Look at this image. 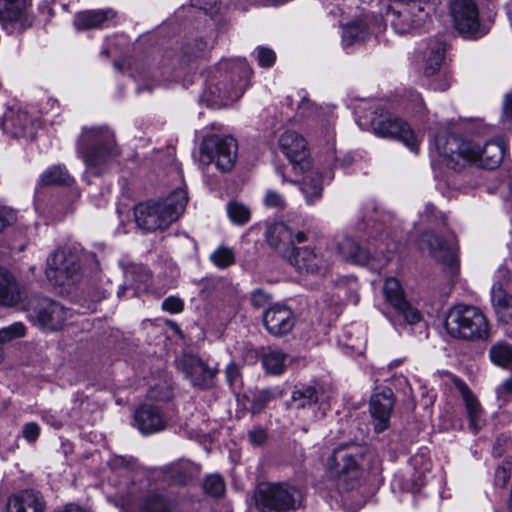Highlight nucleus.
Returning <instances> with one entry per match:
<instances>
[{"mask_svg":"<svg viewBox=\"0 0 512 512\" xmlns=\"http://www.w3.org/2000/svg\"><path fill=\"white\" fill-rule=\"evenodd\" d=\"M337 251L343 260L358 265H366L372 260L371 254L350 237H344L338 242Z\"/></svg>","mask_w":512,"mask_h":512,"instance_id":"28","label":"nucleus"},{"mask_svg":"<svg viewBox=\"0 0 512 512\" xmlns=\"http://www.w3.org/2000/svg\"><path fill=\"white\" fill-rule=\"evenodd\" d=\"M508 465V467L501 465L496 469L495 482L497 485L504 486L510 479L512 462H509Z\"/></svg>","mask_w":512,"mask_h":512,"instance_id":"51","label":"nucleus"},{"mask_svg":"<svg viewBox=\"0 0 512 512\" xmlns=\"http://www.w3.org/2000/svg\"><path fill=\"white\" fill-rule=\"evenodd\" d=\"M264 205L268 208L284 209L286 201L284 197L275 190H268L263 199Z\"/></svg>","mask_w":512,"mask_h":512,"instance_id":"48","label":"nucleus"},{"mask_svg":"<svg viewBox=\"0 0 512 512\" xmlns=\"http://www.w3.org/2000/svg\"><path fill=\"white\" fill-rule=\"evenodd\" d=\"M491 361L501 367L512 365V346L505 342H497L489 351Z\"/></svg>","mask_w":512,"mask_h":512,"instance_id":"39","label":"nucleus"},{"mask_svg":"<svg viewBox=\"0 0 512 512\" xmlns=\"http://www.w3.org/2000/svg\"><path fill=\"white\" fill-rule=\"evenodd\" d=\"M364 455V448L357 444H345L334 449L327 459V469L331 476L341 477L342 475L357 470L359 460Z\"/></svg>","mask_w":512,"mask_h":512,"instance_id":"15","label":"nucleus"},{"mask_svg":"<svg viewBox=\"0 0 512 512\" xmlns=\"http://www.w3.org/2000/svg\"><path fill=\"white\" fill-rule=\"evenodd\" d=\"M412 101L415 102L416 112L420 113L424 110V103L419 94H413Z\"/></svg>","mask_w":512,"mask_h":512,"instance_id":"59","label":"nucleus"},{"mask_svg":"<svg viewBox=\"0 0 512 512\" xmlns=\"http://www.w3.org/2000/svg\"><path fill=\"white\" fill-rule=\"evenodd\" d=\"M15 221V214L12 209L0 206V232L7 226L13 224Z\"/></svg>","mask_w":512,"mask_h":512,"instance_id":"52","label":"nucleus"},{"mask_svg":"<svg viewBox=\"0 0 512 512\" xmlns=\"http://www.w3.org/2000/svg\"><path fill=\"white\" fill-rule=\"evenodd\" d=\"M440 0H412L402 12L388 11L392 15V25L399 33L424 28L435 13Z\"/></svg>","mask_w":512,"mask_h":512,"instance_id":"7","label":"nucleus"},{"mask_svg":"<svg viewBox=\"0 0 512 512\" xmlns=\"http://www.w3.org/2000/svg\"><path fill=\"white\" fill-rule=\"evenodd\" d=\"M266 241L284 259L295 248V243H304L307 235L303 231L294 233L284 222L269 224L266 228Z\"/></svg>","mask_w":512,"mask_h":512,"instance_id":"14","label":"nucleus"},{"mask_svg":"<svg viewBox=\"0 0 512 512\" xmlns=\"http://www.w3.org/2000/svg\"><path fill=\"white\" fill-rule=\"evenodd\" d=\"M32 504V494L24 491L13 495L7 503V512H27V508Z\"/></svg>","mask_w":512,"mask_h":512,"instance_id":"43","label":"nucleus"},{"mask_svg":"<svg viewBox=\"0 0 512 512\" xmlns=\"http://www.w3.org/2000/svg\"><path fill=\"white\" fill-rule=\"evenodd\" d=\"M419 244L426 248L429 254L438 262L448 266L452 272L458 271V253L455 237L452 232L440 236L433 231L421 235Z\"/></svg>","mask_w":512,"mask_h":512,"instance_id":"10","label":"nucleus"},{"mask_svg":"<svg viewBox=\"0 0 512 512\" xmlns=\"http://www.w3.org/2000/svg\"><path fill=\"white\" fill-rule=\"evenodd\" d=\"M383 294L385 300L401 314L408 323L414 324L420 320L419 312L406 300L404 290L397 278L388 277L385 280Z\"/></svg>","mask_w":512,"mask_h":512,"instance_id":"19","label":"nucleus"},{"mask_svg":"<svg viewBox=\"0 0 512 512\" xmlns=\"http://www.w3.org/2000/svg\"><path fill=\"white\" fill-rule=\"evenodd\" d=\"M77 153L83 159L87 172L101 176L119 157L120 148L114 132L108 127H84L77 139Z\"/></svg>","mask_w":512,"mask_h":512,"instance_id":"2","label":"nucleus"},{"mask_svg":"<svg viewBox=\"0 0 512 512\" xmlns=\"http://www.w3.org/2000/svg\"><path fill=\"white\" fill-rule=\"evenodd\" d=\"M396 399L389 387H377L369 401L371 424L375 433H382L390 427V418Z\"/></svg>","mask_w":512,"mask_h":512,"instance_id":"11","label":"nucleus"},{"mask_svg":"<svg viewBox=\"0 0 512 512\" xmlns=\"http://www.w3.org/2000/svg\"><path fill=\"white\" fill-rule=\"evenodd\" d=\"M135 425L142 434L160 432L167 427V420L162 411L154 405L144 404L134 413Z\"/></svg>","mask_w":512,"mask_h":512,"instance_id":"23","label":"nucleus"},{"mask_svg":"<svg viewBox=\"0 0 512 512\" xmlns=\"http://www.w3.org/2000/svg\"><path fill=\"white\" fill-rule=\"evenodd\" d=\"M492 300L498 319L506 324L512 323V296L498 289L493 291Z\"/></svg>","mask_w":512,"mask_h":512,"instance_id":"34","label":"nucleus"},{"mask_svg":"<svg viewBox=\"0 0 512 512\" xmlns=\"http://www.w3.org/2000/svg\"><path fill=\"white\" fill-rule=\"evenodd\" d=\"M493 453L496 457H500L502 456L503 451L498 446H495L493 449Z\"/></svg>","mask_w":512,"mask_h":512,"instance_id":"63","label":"nucleus"},{"mask_svg":"<svg viewBox=\"0 0 512 512\" xmlns=\"http://www.w3.org/2000/svg\"><path fill=\"white\" fill-rule=\"evenodd\" d=\"M504 113L508 118L512 119V92L506 95Z\"/></svg>","mask_w":512,"mask_h":512,"instance_id":"57","label":"nucleus"},{"mask_svg":"<svg viewBox=\"0 0 512 512\" xmlns=\"http://www.w3.org/2000/svg\"><path fill=\"white\" fill-rule=\"evenodd\" d=\"M176 365L194 386L207 388L212 384L215 371L199 357L185 354L176 360Z\"/></svg>","mask_w":512,"mask_h":512,"instance_id":"20","label":"nucleus"},{"mask_svg":"<svg viewBox=\"0 0 512 512\" xmlns=\"http://www.w3.org/2000/svg\"><path fill=\"white\" fill-rule=\"evenodd\" d=\"M254 502L259 512H293L301 505V492L287 482L260 483Z\"/></svg>","mask_w":512,"mask_h":512,"instance_id":"6","label":"nucleus"},{"mask_svg":"<svg viewBox=\"0 0 512 512\" xmlns=\"http://www.w3.org/2000/svg\"><path fill=\"white\" fill-rule=\"evenodd\" d=\"M6 352L5 347L0 343V365L5 361Z\"/></svg>","mask_w":512,"mask_h":512,"instance_id":"62","label":"nucleus"},{"mask_svg":"<svg viewBox=\"0 0 512 512\" xmlns=\"http://www.w3.org/2000/svg\"><path fill=\"white\" fill-rule=\"evenodd\" d=\"M240 377V370L237 365L229 364L226 368V378L230 385H233Z\"/></svg>","mask_w":512,"mask_h":512,"instance_id":"54","label":"nucleus"},{"mask_svg":"<svg viewBox=\"0 0 512 512\" xmlns=\"http://www.w3.org/2000/svg\"><path fill=\"white\" fill-rule=\"evenodd\" d=\"M252 71L245 61H222L214 72L207 92L215 104L227 105L244 93Z\"/></svg>","mask_w":512,"mask_h":512,"instance_id":"4","label":"nucleus"},{"mask_svg":"<svg viewBox=\"0 0 512 512\" xmlns=\"http://www.w3.org/2000/svg\"><path fill=\"white\" fill-rule=\"evenodd\" d=\"M422 219L424 222L431 224L434 227L445 228L447 226V218L446 216L439 212L436 207L432 204H427L425 210L422 214Z\"/></svg>","mask_w":512,"mask_h":512,"instance_id":"44","label":"nucleus"},{"mask_svg":"<svg viewBox=\"0 0 512 512\" xmlns=\"http://www.w3.org/2000/svg\"><path fill=\"white\" fill-rule=\"evenodd\" d=\"M125 277L136 290H146L151 279L150 271L144 265L133 264L126 268Z\"/></svg>","mask_w":512,"mask_h":512,"instance_id":"35","label":"nucleus"},{"mask_svg":"<svg viewBox=\"0 0 512 512\" xmlns=\"http://www.w3.org/2000/svg\"><path fill=\"white\" fill-rule=\"evenodd\" d=\"M376 134L382 137L397 138L415 154L419 150V140L409 125L400 118L387 117L373 122Z\"/></svg>","mask_w":512,"mask_h":512,"instance_id":"17","label":"nucleus"},{"mask_svg":"<svg viewBox=\"0 0 512 512\" xmlns=\"http://www.w3.org/2000/svg\"><path fill=\"white\" fill-rule=\"evenodd\" d=\"M204 491L212 497H220L225 491V482L219 475L208 476L203 484Z\"/></svg>","mask_w":512,"mask_h":512,"instance_id":"45","label":"nucleus"},{"mask_svg":"<svg viewBox=\"0 0 512 512\" xmlns=\"http://www.w3.org/2000/svg\"><path fill=\"white\" fill-rule=\"evenodd\" d=\"M249 440L254 445H261L267 439L266 430L261 427H255L249 431Z\"/></svg>","mask_w":512,"mask_h":512,"instance_id":"53","label":"nucleus"},{"mask_svg":"<svg viewBox=\"0 0 512 512\" xmlns=\"http://www.w3.org/2000/svg\"><path fill=\"white\" fill-rule=\"evenodd\" d=\"M322 395V387L302 385L292 392L291 400L296 410L303 412L306 410L310 411V414L305 415L303 413L301 416L310 422H314L324 416V411H320V398Z\"/></svg>","mask_w":512,"mask_h":512,"instance_id":"18","label":"nucleus"},{"mask_svg":"<svg viewBox=\"0 0 512 512\" xmlns=\"http://www.w3.org/2000/svg\"><path fill=\"white\" fill-rule=\"evenodd\" d=\"M276 395L270 389L262 390L258 392L251 403V411L253 414L260 413L269 401L274 399Z\"/></svg>","mask_w":512,"mask_h":512,"instance_id":"47","label":"nucleus"},{"mask_svg":"<svg viewBox=\"0 0 512 512\" xmlns=\"http://www.w3.org/2000/svg\"><path fill=\"white\" fill-rule=\"evenodd\" d=\"M23 435L28 441L32 439V424H26L23 430Z\"/></svg>","mask_w":512,"mask_h":512,"instance_id":"61","label":"nucleus"},{"mask_svg":"<svg viewBox=\"0 0 512 512\" xmlns=\"http://www.w3.org/2000/svg\"><path fill=\"white\" fill-rule=\"evenodd\" d=\"M59 512H85L82 508L75 504H69L64 507L63 510Z\"/></svg>","mask_w":512,"mask_h":512,"instance_id":"60","label":"nucleus"},{"mask_svg":"<svg viewBox=\"0 0 512 512\" xmlns=\"http://www.w3.org/2000/svg\"><path fill=\"white\" fill-rule=\"evenodd\" d=\"M237 150V142L233 137L209 136L201 145V162H213L220 171L229 172L235 165Z\"/></svg>","mask_w":512,"mask_h":512,"instance_id":"8","label":"nucleus"},{"mask_svg":"<svg viewBox=\"0 0 512 512\" xmlns=\"http://www.w3.org/2000/svg\"><path fill=\"white\" fill-rule=\"evenodd\" d=\"M24 294V288L15 276L0 267V306L14 307L23 300Z\"/></svg>","mask_w":512,"mask_h":512,"instance_id":"25","label":"nucleus"},{"mask_svg":"<svg viewBox=\"0 0 512 512\" xmlns=\"http://www.w3.org/2000/svg\"><path fill=\"white\" fill-rule=\"evenodd\" d=\"M186 204L187 197L183 190H175L159 201L138 203L134 207L135 223L144 232L165 230L180 217Z\"/></svg>","mask_w":512,"mask_h":512,"instance_id":"3","label":"nucleus"},{"mask_svg":"<svg viewBox=\"0 0 512 512\" xmlns=\"http://www.w3.org/2000/svg\"><path fill=\"white\" fill-rule=\"evenodd\" d=\"M263 324L271 335L283 336L292 330L295 319L293 312L288 307L274 305L265 311Z\"/></svg>","mask_w":512,"mask_h":512,"instance_id":"22","label":"nucleus"},{"mask_svg":"<svg viewBox=\"0 0 512 512\" xmlns=\"http://www.w3.org/2000/svg\"><path fill=\"white\" fill-rule=\"evenodd\" d=\"M454 384L459 391L462 400L464 402L467 416L469 418V427L476 432L479 428V420L482 414V407L465 382L460 379H456Z\"/></svg>","mask_w":512,"mask_h":512,"instance_id":"27","label":"nucleus"},{"mask_svg":"<svg viewBox=\"0 0 512 512\" xmlns=\"http://www.w3.org/2000/svg\"><path fill=\"white\" fill-rule=\"evenodd\" d=\"M210 261L218 268L225 269L235 263V252L232 248L219 246L209 257Z\"/></svg>","mask_w":512,"mask_h":512,"instance_id":"42","label":"nucleus"},{"mask_svg":"<svg viewBox=\"0 0 512 512\" xmlns=\"http://www.w3.org/2000/svg\"><path fill=\"white\" fill-rule=\"evenodd\" d=\"M162 309L172 314H177L183 311L184 302L176 296H170L162 302Z\"/></svg>","mask_w":512,"mask_h":512,"instance_id":"50","label":"nucleus"},{"mask_svg":"<svg viewBox=\"0 0 512 512\" xmlns=\"http://www.w3.org/2000/svg\"><path fill=\"white\" fill-rule=\"evenodd\" d=\"M193 466L188 462L174 463L164 469L166 478L175 485H186L193 477Z\"/></svg>","mask_w":512,"mask_h":512,"instance_id":"32","label":"nucleus"},{"mask_svg":"<svg viewBox=\"0 0 512 512\" xmlns=\"http://www.w3.org/2000/svg\"><path fill=\"white\" fill-rule=\"evenodd\" d=\"M27 333L28 328L22 322H14L0 329V343L5 347L6 344L25 337Z\"/></svg>","mask_w":512,"mask_h":512,"instance_id":"40","label":"nucleus"},{"mask_svg":"<svg viewBox=\"0 0 512 512\" xmlns=\"http://www.w3.org/2000/svg\"><path fill=\"white\" fill-rule=\"evenodd\" d=\"M45 503L41 497L34 494V512H44Z\"/></svg>","mask_w":512,"mask_h":512,"instance_id":"58","label":"nucleus"},{"mask_svg":"<svg viewBox=\"0 0 512 512\" xmlns=\"http://www.w3.org/2000/svg\"><path fill=\"white\" fill-rule=\"evenodd\" d=\"M139 512H176L175 505L166 496L149 492L139 502Z\"/></svg>","mask_w":512,"mask_h":512,"instance_id":"30","label":"nucleus"},{"mask_svg":"<svg viewBox=\"0 0 512 512\" xmlns=\"http://www.w3.org/2000/svg\"><path fill=\"white\" fill-rule=\"evenodd\" d=\"M115 12L112 9L87 10L76 14L74 26L77 30H88L101 27L106 21L113 19Z\"/></svg>","mask_w":512,"mask_h":512,"instance_id":"29","label":"nucleus"},{"mask_svg":"<svg viewBox=\"0 0 512 512\" xmlns=\"http://www.w3.org/2000/svg\"><path fill=\"white\" fill-rule=\"evenodd\" d=\"M43 185H65L70 186L74 180L65 166L55 165L46 170L40 177Z\"/></svg>","mask_w":512,"mask_h":512,"instance_id":"36","label":"nucleus"},{"mask_svg":"<svg viewBox=\"0 0 512 512\" xmlns=\"http://www.w3.org/2000/svg\"><path fill=\"white\" fill-rule=\"evenodd\" d=\"M192 6L205 12H210L216 6L217 0H191Z\"/></svg>","mask_w":512,"mask_h":512,"instance_id":"55","label":"nucleus"},{"mask_svg":"<svg viewBox=\"0 0 512 512\" xmlns=\"http://www.w3.org/2000/svg\"><path fill=\"white\" fill-rule=\"evenodd\" d=\"M27 0H0V23L6 30L23 29Z\"/></svg>","mask_w":512,"mask_h":512,"instance_id":"24","label":"nucleus"},{"mask_svg":"<svg viewBox=\"0 0 512 512\" xmlns=\"http://www.w3.org/2000/svg\"><path fill=\"white\" fill-rule=\"evenodd\" d=\"M80 271L79 256L68 249H59L47 259L46 275L56 285L75 283Z\"/></svg>","mask_w":512,"mask_h":512,"instance_id":"9","label":"nucleus"},{"mask_svg":"<svg viewBox=\"0 0 512 512\" xmlns=\"http://www.w3.org/2000/svg\"><path fill=\"white\" fill-rule=\"evenodd\" d=\"M301 191L309 205L314 204L322 197V176L318 171L309 172L302 180Z\"/></svg>","mask_w":512,"mask_h":512,"instance_id":"31","label":"nucleus"},{"mask_svg":"<svg viewBox=\"0 0 512 512\" xmlns=\"http://www.w3.org/2000/svg\"><path fill=\"white\" fill-rule=\"evenodd\" d=\"M37 308L38 323L45 330H59L67 320L68 312L56 301L48 298L39 299L37 302Z\"/></svg>","mask_w":512,"mask_h":512,"instance_id":"21","label":"nucleus"},{"mask_svg":"<svg viewBox=\"0 0 512 512\" xmlns=\"http://www.w3.org/2000/svg\"><path fill=\"white\" fill-rule=\"evenodd\" d=\"M450 14L459 33L474 35L478 32L479 9L473 0H453L450 4Z\"/></svg>","mask_w":512,"mask_h":512,"instance_id":"16","label":"nucleus"},{"mask_svg":"<svg viewBox=\"0 0 512 512\" xmlns=\"http://www.w3.org/2000/svg\"><path fill=\"white\" fill-rule=\"evenodd\" d=\"M286 361L287 355L279 349H270L262 358L265 370L274 375H280L284 372Z\"/></svg>","mask_w":512,"mask_h":512,"instance_id":"37","label":"nucleus"},{"mask_svg":"<svg viewBox=\"0 0 512 512\" xmlns=\"http://www.w3.org/2000/svg\"><path fill=\"white\" fill-rule=\"evenodd\" d=\"M227 214L229 219L237 225L248 223L251 217L250 209L237 201H231L227 204Z\"/></svg>","mask_w":512,"mask_h":512,"instance_id":"41","label":"nucleus"},{"mask_svg":"<svg viewBox=\"0 0 512 512\" xmlns=\"http://www.w3.org/2000/svg\"><path fill=\"white\" fill-rule=\"evenodd\" d=\"M447 333L456 339L486 340L489 324L483 312L471 305L459 304L449 309L445 319Z\"/></svg>","mask_w":512,"mask_h":512,"instance_id":"5","label":"nucleus"},{"mask_svg":"<svg viewBox=\"0 0 512 512\" xmlns=\"http://www.w3.org/2000/svg\"><path fill=\"white\" fill-rule=\"evenodd\" d=\"M446 49L447 44L443 41H436L431 45L424 66L425 75L433 76L439 71Z\"/></svg>","mask_w":512,"mask_h":512,"instance_id":"33","label":"nucleus"},{"mask_svg":"<svg viewBox=\"0 0 512 512\" xmlns=\"http://www.w3.org/2000/svg\"><path fill=\"white\" fill-rule=\"evenodd\" d=\"M278 145L294 169L305 172L310 168L309 149L302 135L294 130H285L278 139Z\"/></svg>","mask_w":512,"mask_h":512,"instance_id":"12","label":"nucleus"},{"mask_svg":"<svg viewBox=\"0 0 512 512\" xmlns=\"http://www.w3.org/2000/svg\"><path fill=\"white\" fill-rule=\"evenodd\" d=\"M127 289V286H123L119 289L118 291V296L121 297L123 295V293L125 292V290Z\"/></svg>","mask_w":512,"mask_h":512,"instance_id":"64","label":"nucleus"},{"mask_svg":"<svg viewBox=\"0 0 512 512\" xmlns=\"http://www.w3.org/2000/svg\"><path fill=\"white\" fill-rule=\"evenodd\" d=\"M369 35L368 28L363 22H355L343 28L342 41L345 46H351L357 42H363Z\"/></svg>","mask_w":512,"mask_h":512,"instance_id":"38","label":"nucleus"},{"mask_svg":"<svg viewBox=\"0 0 512 512\" xmlns=\"http://www.w3.org/2000/svg\"><path fill=\"white\" fill-rule=\"evenodd\" d=\"M272 299L271 294L261 288H257L251 293V304L255 308H261L270 303Z\"/></svg>","mask_w":512,"mask_h":512,"instance_id":"49","label":"nucleus"},{"mask_svg":"<svg viewBox=\"0 0 512 512\" xmlns=\"http://www.w3.org/2000/svg\"><path fill=\"white\" fill-rule=\"evenodd\" d=\"M506 393H512V376L497 388V395L499 398L503 397Z\"/></svg>","mask_w":512,"mask_h":512,"instance_id":"56","label":"nucleus"},{"mask_svg":"<svg viewBox=\"0 0 512 512\" xmlns=\"http://www.w3.org/2000/svg\"><path fill=\"white\" fill-rule=\"evenodd\" d=\"M254 58L257 60L259 66L269 68L274 65L276 61V53L268 47L258 46L253 52Z\"/></svg>","mask_w":512,"mask_h":512,"instance_id":"46","label":"nucleus"},{"mask_svg":"<svg viewBox=\"0 0 512 512\" xmlns=\"http://www.w3.org/2000/svg\"><path fill=\"white\" fill-rule=\"evenodd\" d=\"M439 154L453 169H460L466 163L477 164L480 167L494 169L502 162L504 149L497 141H487L483 147L455 136H437L435 139Z\"/></svg>","mask_w":512,"mask_h":512,"instance_id":"1","label":"nucleus"},{"mask_svg":"<svg viewBox=\"0 0 512 512\" xmlns=\"http://www.w3.org/2000/svg\"><path fill=\"white\" fill-rule=\"evenodd\" d=\"M29 124V113L18 102L9 106L3 115L4 129L14 137L24 136Z\"/></svg>","mask_w":512,"mask_h":512,"instance_id":"26","label":"nucleus"},{"mask_svg":"<svg viewBox=\"0 0 512 512\" xmlns=\"http://www.w3.org/2000/svg\"><path fill=\"white\" fill-rule=\"evenodd\" d=\"M286 260L299 273L305 274L322 275L325 274L331 266L329 257L309 247H295L287 256Z\"/></svg>","mask_w":512,"mask_h":512,"instance_id":"13","label":"nucleus"}]
</instances>
